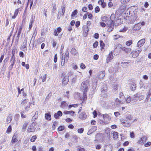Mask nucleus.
Listing matches in <instances>:
<instances>
[{
	"label": "nucleus",
	"instance_id": "48",
	"mask_svg": "<svg viewBox=\"0 0 151 151\" xmlns=\"http://www.w3.org/2000/svg\"><path fill=\"white\" fill-rule=\"evenodd\" d=\"M84 131V129L83 128H81L78 129V133L81 134L83 133Z\"/></svg>",
	"mask_w": 151,
	"mask_h": 151
},
{
	"label": "nucleus",
	"instance_id": "47",
	"mask_svg": "<svg viewBox=\"0 0 151 151\" xmlns=\"http://www.w3.org/2000/svg\"><path fill=\"white\" fill-rule=\"evenodd\" d=\"M127 28L126 27H124V28L122 29H120L119 31L120 32H125L127 30Z\"/></svg>",
	"mask_w": 151,
	"mask_h": 151
},
{
	"label": "nucleus",
	"instance_id": "53",
	"mask_svg": "<svg viewBox=\"0 0 151 151\" xmlns=\"http://www.w3.org/2000/svg\"><path fill=\"white\" fill-rule=\"evenodd\" d=\"M83 97H82V99L84 100L86 99V92H83Z\"/></svg>",
	"mask_w": 151,
	"mask_h": 151
},
{
	"label": "nucleus",
	"instance_id": "40",
	"mask_svg": "<svg viewBox=\"0 0 151 151\" xmlns=\"http://www.w3.org/2000/svg\"><path fill=\"white\" fill-rule=\"evenodd\" d=\"M17 50V48L16 47H13L12 49V56H15L14 55L15 54V53L16 52Z\"/></svg>",
	"mask_w": 151,
	"mask_h": 151
},
{
	"label": "nucleus",
	"instance_id": "22",
	"mask_svg": "<svg viewBox=\"0 0 151 151\" xmlns=\"http://www.w3.org/2000/svg\"><path fill=\"white\" fill-rule=\"evenodd\" d=\"M131 54L132 55V56L134 58L137 57L139 55V54L136 52L135 50H133L132 51Z\"/></svg>",
	"mask_w": 151,
	"mask_h": 151
},
{
	"label": "nucleus",
	"instance_id": "28",
	"mask_svg": "<svg viewBox=\"0 0 151 151\" xmlns=\"http://www.w3.org/2000/svg\"><path fill=\"white\" fill-rule=\"evenodd\" d=\"M122 22L121 20V19H117L115 22V26H118L119 24H121L122 23Z\"/></svg>",
	"mask_w": 151,
	"mask_h": 151
},
{
	"label": "nucleus",
	"instance_id": "5",
	"mask_svg": "<svg viewBox=\"0 0 151 151\" xmlns=\"http://www.w3.org/2000/svg\"><path fill=\"white\" fill-rule=\"evenodd\" d=\"M69 81V76L67 75L65 76L63 78L62 81V84L63 85H66L68 83Z\"/></svg>",
	"mask_w": 151,
	"mask_h": 151
},
{
	"label": "nucleus",
	"instance_id": "17",
	"mask_svg": "<svg viewBox=\"0 0 151 151\" xmlns=\"http://www.w3.org/2000/svg\"><path fill=\"white\" fill-rule=\"evenodd\" d=\"M98 4L101 5L103 8H104L106 6V4L104 2V0H100L98 2Z\"/></svg>",
	"mask_w": 151,
	"mask_h": 151
},
{
	"label": "nucleus",
	"instance_id": "58",
	"mask_svg": "<svg viewBox=\"0 0 151 151\" xmlns=\"http://www.w3.org/2000/svg\"><path fill=\"white\" fill-rule=\"evenodd\" d=\"M151 95V88L149 89L148 93L147 95V98H149Z\"/></svg>",
	"mask_w": 151,
	"mask_h": 151
},
{
	"label": "nucleus",
	"instance_id": "64",
	"mask_svg": "<svg viewBox=\"0 0 151 151\" xmlns=\"http://www.w3.org/2000/svg\"><path fill=\"white\" fill-rule=\"evenodd\" d=\"M80 68L81 69H83L86 68V66L84 64L81 63V64Z\"/></svg>",
	"mask_w": 151,
	"mask_h": 151
},
{
	"label": "nucleus",
	"instance_id": "60",
	"mask_svg": "<svg viewBox=\"0 0 151 151\" xmlns=\"http://www.w3.org/2000/svg\"><path fill=\"white\" fill-rule=\"evenodd\" d=\"M100 9L98 6H96L95 9V12L96 13H98L99 12Z\"/></svg>",
	"mask_w": 151,
	"mask_h": 151
},
{
	"label": "nucleus",
	"instance_id": "59",
	"mask_svg": "<svg viewBox=\"0 0 151 151\" xmlns=\"http://www.w3.org/2000/svg\"><path fill=\"white\" fill-rule=\"evenodd\" d=\"M100 24L101 26L102 27H104L106 26H107V24L106 23V24L104 23V22H100Z\"/></svg>",
	"mask_w": 151,
	"mask_h": 151
},
{
	"label": "nucleus",
	"instance_id": "13",
	"mask_svg": "<svg viewBox=\"0 0 151 151\" xmlns=\"http://www.w3.org/2000/svg\"><path fill=\"white\" fill-rule=\"evenodd\" d=\"M147 138L145 137H143L140 139L138 141V143L139 144H143L146 142Z\"/></svg>",
	"mask_w": 151,
	"mask_h": 151
},
{
	"label": "nucleus",
	"instance_id": "29",
	"mask_svg": "<svg viewBox=\"0 0 151 151\" xmlns=\"http://www.w3.org/2000/svg\"><path fill=\"white\" fill-rule=\"evenodd\" d=\"M65 4L63 5L61 7V8L62 10V13L61 14L62 15H63L65 13Z\"/></svg>",
	"mask_w": 151,
	"mask_h": 151
},
{
	"label": "nucleus",
	"instance_id": "16",
	"mask_svg": "<svg viewBox=\"0 0 151 151\" xmlns=\"http://www.w3.org/2000/svg\"><path fill=\"white\" fill-rule=\"evenodd\" d=\"M103 117L104 120H108L109 121H110L111 119V117L107 114H103Z\"/></svg>",
	"mask_w": 151,
	"mask_h": 151
},
{
	"label": "nucleus",
	"instance_id": "57",
	"mask_svg": "<svg viewBox=\"0 0 151 151\" xmlns=\"http://www.w3.org/2000/svg\"><path fill=\"white\" fill-rule=\"evenodd\" d=\"M77 104L70 105L68 106L69 108L68 109V110L70 109V108H71V107H77Z\"/></svg>",
	"mask_w": 151,
	"mask_h": 151
},
{
	"label": "nucleus",
	"instance_id": "42",
	"mask_svg": "<svg viewBox=\"0 0 151 151\" xmlns=\"http://www.w3.org/2000/svg\"><path fill=\"white\" fill-rule=\"evenodd\" d=\"M17 141V139L16 138V137L14 135L12 137V142L13 143H14Z\"/></svg>",
	"mask_w": 151,
	"mask_h": 151
},
{
	"label": "nucleus",
	"instance_id": "46",
	"mask_svg": "<svg viewBox=\"0 0 151 151\" xmlns=\"http://www.w3.org/2000/svg\"><path fill=\"white\" fill-rule=\"evenodd\" d=\"M36 138H37V137H36V136H35V135L33 136L31 138L30 141L32 142H34L35 141V139H36Z\"/></svg>",
	"mask_w": 151,
	"mask_h": 151
},
{
	"label": "nucleus",
	"instance_id": "10",
	"mask_svg": "<svg viewBox=\"0 0 151 151\" xmlns=\"http://www.w3.org/2000/svg\"><path fill=\"white\" fill-rule=\"evenodd\" d=\"M140 24H135L132 27V30L133 31L136 32L140 29L141 27H140Z\"/></svg>",
	"mask_w": 151,
	"mask_h": 151
},
{
	"label": "nucleus",
	"instance_id": "20",
	"mask_svg": "<svg viewBox=\"0 0 151 151\" xmlns=\"http://www.w3.org/2000/svg\"><path fill=\"white\" fill-rule=\"evenodd\" d=\"M68 105V103H66L65 101L61 102L60 107L63 108H65Z\"/></svg>",
	"mask_w": 151,
	"mask_h": 151
},
{
	"label": "nucleus",
	"instance_id": "12",
	"mask_svg": "<svg viewBox=\"0 0 151 151\" xmlns=\"http://www.w3.org/2000/svg\"><path fill=\"white\" fill-rule=\"evenodd\" d=\"M27 45V37L24 39V42L21 46V48L22 49H24L26 48Z\"/></svg>",
	"mask_w": 151,
	"mask_h": 151
},
{
	"label": "nucleus",
	"instance_id": "21",
	"mask_svg": "<svg viewBox=\"0 0 151 151\" xmlns=\"http://www.w3.org/2000/svg\"><path fill=\"white\" fill-rule=\"evenodd\" d=\"M138 16L136 15H134V16H132V17L131 18V19L130 21V23H133L134 21L137 19V18Z\"/></svg>",
	"mask_w": 151,
	"mask_h": 151
},
{
	"label": "nucleus",
	"instance_id": "62",
	"mask_svg": "<svg viewBox=\"0 0 151 151\" xmlns=\"http://www.w3.org/2000/svg\"><path fill=\"white\" fill-rule=\"evenodd\" d=\"M77 151H85V150L83 148L78 147L77 149Z\"/></svg>",
	"mask_w": 151,
	"mask_h": 151
},
{
	"label": "nucleus",
	"instance_id": "6",
	"mask_svg": "<svg viewBox=\"0 0 151 151\" xmlns=\"http://www.w3.org/2000/svg\"><path fill=\"white\" fill-rule=\"evenodd\" d=\"M114 56L113 55V52L111 51L109 54L106 59V61L107 63L110 62L113 59Z\"/></svg>",
	"mask_w": 151,
	"mask_h": 151
},
{
	"label": "nucleus",
	"instance_id": "19",
	"mask_svg": "<svg viewBox=\"0 0 151 151\" xmlns=\"http://www.w3.org/2000/svg\"><path fill=\"white\" fill-rule=\"evenodd\" d=\"M35 129V128L33 126H30L28 128L27 131L28 132H34Z\"/></svg>",
	"mask_w": 151,
	"mask_h": 151
},
{
	"label": "nucleus",
	"instance_id": "50",
	"mask_svg": "<svg viewBox=\"0 0 151 151\" xmlns=\"http://www.w3.org/2000/svg\"><path fill=\"white\" fill-rule=\"evenodd\" d=\"M100 47H101V49H102L103 48V47H104V43L103 42V41L101 40L100 41Z\"/></svg>",
	"mask_w": 151,
	"mask_h": 151
},
{
	"label": "nucleus",
	"instance_id": "36",
	"mask_svg": "<svg viewBox=\"0 0 151 151\" xmlns=\"http://www.w3.org/2000/svg\"><path fill=\"white\" fill-rule=\"evenodd\" d=\"M118 85V84H114L113 86V90L114 91H116L117 90Z\"/></svg>",
	"mask_w": 151,
	"mask_h": 151
},
{
	"label": "nucleus",
	"instance_id": "52",
	"mask_svg": "<svg viewBox=\"0 0 151 151\" xmlns=\"http://www.w3.org/2000/svg\"><path fill=\"white\" fill-rule=\"evenodd\" d=\"M129 63L128 62H122V65L123 67H126L127 66Z\"/></svg>",
	"mask_w": 151,
	"mask_h": 151
},
{
	"label": "nucleus",
	"instance_id": "55",
	"mask_svg": "<svg viewBox=\"0 0 151 151\" xmlns=\"http://www.w3.org/2000/svg\"><path fill=\"white\" fill-rule=\"evenodd\" d=\"M65 129L64 126H60L58 128V130L59 131H62Z\"/></svg>",
	"mask_w": 151,
	"mask_h": 151
},
{
	"label": "nucleus",
	"instance_id": "63",
	"mask_svg": "<svg viewBox=\"0 0 151 151\" xmlns=\"http://www.w3.org/2000/svg\"><path fill=\"white\" fill-rule=\"evenodd\" d=\"M77 78V76H75L72 79V82L74 83L76 81Z\"/></svg>",
	"mask_w": 151,
	"mask_h": 151
},
{
	"label": "nucleus",
	"instance_id": "44",
	"mask_svg": "<svg viewBox=\"0 0 151 151\" xmlns=\"http://www.w3.org/2000/svg\"><path fill=\"white\" fill-rule=\"evenodd\" d=\"M78 13L77 10L76 9L71 14V16L72 17H74Z\"/></svg>",
	"mask_w": 151,
	"mask_h": 151
},
{
	"label": "nucleus",
	"instance_id": "45",
	"mask_svg": "<svg viewBox=\"0 0 151 151\" xmlns=\"http://www.w3.org/2000/svg\"><path fill=\"white\" fill-rule=\"evenodd\" d=\"M132 44V40H129V41H127L126 43V45H127L128 46H130Z\"/></svg>",
	"mask_w": 151,
	"mask_h": 151
},
{
	"label": "nucleus",
	"instance_id": "54",
	"mask_svg": "<svg viewBox=\"0 0 151 151\" xmlns=\"http://www.w3.org/2000/svg\"><path fill=\"white\" fill-rule=\"evenodd\" d=\"M84 30L86 33H87L89 31V29L88 27L87 26H85L84 27Z\"/></svg>",
	"mask_w": 151,
	"mask_h": 151
},
{
	"label": "nucleus",
	"instance_id": "61",
	"mask_svg": "<svg viewBox=\"0 0 151 151\" xmlns=\"http://www.w3.org/2000/svg\"><path fill=\"white\" fill-rule=\"evenodd\" d=\"M131 98L130 96H129L128 97L126 100L127 102V103H129L131 101Z\"/></svg>",
	"mask_w": 151,
	"mask_h": 151
},
{
	"label": "nucleus",
	"instance_id": "23",
	"mask_svg": "<svg viewBox=\"0 0 151 151\" xmlns=\"http://www.w3.org/2000/svg\"><path fill=\"white\" fill-rule=\"evenodd\" d=\"M28 103H30L28 99H24L21 103V104L23 106H26L28 104Z\"/></svg>",
	"mask_w": 151,
	"mask_h": 151
},
{
	"label": "nucleus",
	"instance_id": "33",
	"mask_svg": "<svg viewBox=\"0 0 151 151\" xmlns=\"http://www.w3.org/2000/svg\"><path fill=\"white\" fill-rule=\"evenodd\" d=\"M22 28V26H20L19 27V28L18 30V32L17 34V37L18 38L19 37V36L20 34L21 33V32Z\"/></svg>",
	"mask_w": 151,
	"mask_h": 151
},
{
	"label": "nucleus",
	"instance_id": "24",
	"mask_svg": "<svg viewBox=\"0 0 151 151\" xmlns=\"http://www.w3.org/2000/svg\"><path fill=\"white\" fill-rule=\"evenodd\" d=\"M107 87L106 84H104L101 88V91L102 93H104L107 91Z\"/></svg>",
	"mask_w": 151,
	"mask_h": 151
},
{
	"label": "nucleus",
	"instance_id": "25",
	"mask_svg": "<svg viewBox=\"0 0 151 151\" xmlns=\"http://www.w3.org/2000/svg\"><path fill=\"white\" fill-rule=\"evenodd\" d=\"M45 117L48 120H50L51 119V116L50 113H46L45 114Z\"/></svg>",
	"mask_w": 151,
	"mask_h": 151
},
{
	"label": "nucleus",
	"instance_id": "31",
	"mask_svg": "<svg viewBox=\"0 0 151 151\" xmlns=\"http://www.w3.org/2000/svg\"><path fill=\"white\" fill-rule=\"evenodd\" d=\"M122 50L124 51L126 53H128L131 52V49L127 48L124 47L122 48Z\"/></svg>",
	"mask_w": 151,
	"mask_h": 151
},
{
	"label": "nucleus",
	"instance_id": "51",
	"mask_svg": "<svg viewBox=\"0 0 151 151\" xmlns=\"http://www.w3.org/2000/svg\"><path fill=\"white\" fill-rule=\"evenodd\" d=\"M20 116L19 114H17L15 116L14 118L16 121H17L18 120Z\"/></svg>",
	"mask_w": 151,
	"mask_h": 151
},
{
	"label": "nucleus",
	"instance_id": "38",
	"mask_svg": "<svg viewBox=\"0 0 151 151\" xmlns=\"http://www.w3.org/2000/svg\"><path fill=\"white\" fill-rule=\"evenodd\" d=\"M119 98V99L120 100V102L121 104H123L125 102L126 99L124 97H122Z\"/></svg>",
	"mask_w": 151,
	"mask_h": 151
},
{
	"label": "nucleus",
	"instance_id": "7",
	"mask_svg": "<svg viewBox=\"0 0 151 151\" xmlns=\"http://www.w3.org/2000/svg\"><path fill=\"white\" fill-rule=\"evenodd\" d=\"M122 124L124 126L127 127H129L131 125V123L128 120H123L122 121Z\"/></svg>",
	"mask_w": 151,
	"mask_h": 151
},
{
	"label": "nucleus",
	"instance_id": "39",
	"mask_svg": "<svg viewBox=\"0 0 151 151\" xmlns=\"http://www.w3.org/2000/svg\"><path fill=\"white\" fill-rule=\"evenodd\" d=\"M15 56H12L10 59V62L14 64L15 63Z\"/></svg>",
	"mask_w": 151,
	"mask_h": 151
},
{
	"label": "nucleus",
	"instance_id": "34",
	"mask_svg": "<svg viewBox=\"0 0 151 151\" xmlns=\"http://www.w3.org/2000/svg\"><path fill=\"white\" fill-rule=\"evenodd\" d=\"M113 138L114 139H116L118 138V133L115 132H114L112 133Z\"/></svg>",
	"mask_w": 151,
	"mask_h": 151
},
{
	"label": "nucleus",
	"instance_id": "14",
	"mask_svg": "<svg viewBox=\"0 0 151 151\" xmlns=\"http://www.w3.org/2000/svg\"><path fill=\"white\" fill-rule=\"evenodd\" d=\"M62 29L60 27H58L57 29L55 30L54 33V34L56 36H57L58 34L60 33Z\"/></svg>",
	"mask_w": 151,
	"mask_h": 151
},
{
	"label": "nucleus",
	"instance_id": "27",
	"mask_svg": "<svg viewBox=\"0 0 151 151\" xmlns=\"http://www.w3.org/2000/svg\"><path fill=\"white\" fill-rule=\"evenodd\" d=\"M31 104V103H28V104L27 105L24 106V109L26 111H28L29 109H30V106Z\"/></svg>",
	"mask_w": 151,
	"mask_h": 151
},
{
	"label": "nucleus",
	"instance_id": "3",
	"mask_svg": "<svg viewBox=\"0 0 151 151\" xmlns=\"http://www.w3.org/2000/svg\"><path fill=\"white\" fill-rule=\"evenodd\" d=\"M69 50L67 49L66 50L65 54L62 56L61 58V65H63L65 63L67 62L69 58Z\"/></svg>",
	"mask_w": 151,
	"mask_h": 151
},
{
	"label": "nucleus",
	"instance_id": "56",
	"mask_svg": "<svg viewBox=\"0 0 151 151\" xmlns=\"http://www.w3.org/2000/svg\"><path fill=\"white\" fill-rule=\"evenodd\" d=\"M98 42L96 41L93 44V46L94 48H96L98 46Z\"/></svg>",
	"mask_w": 151,
	"mask_h": 151
},
{
	"label": "nucleus",
	"instance_id": "1",
	"mask_svg": "<svg viewBox=\"0 0 151 151\" xmlns=\"http://www.w3.org/2000/svg\"><path fill=\"white\" fill-rule=\"evenodd\" d=\"M119 11L118 10L116 11L115 14H112L110 16V18L109 19V20L107 21V22L106 24H107V26L108 27V31L110 32H111L113 29L114 27V19L115 18L116 14H117Z\"/></svg>",
	"mask_w": 151,
	"mask_h": 151
},
{
	"label": "nucleus",
	"instance_id": "41",
	"mask_svg": "<svg viewBox=\"0 0 151 151\" xmlns=\"http://www.w3.org/2000/svg\"><path fill=\"white\" fill-rule=\"evenodd\" d=\"M109 20V19L105 16L104 17L102 18V20L104 22H105L106 23L107 22V21Z\"/></svg>",
	"mask_w": 151,
	"mask_h": 151
},
{
	"label": "nucleus",
	"instance_id": "18",
	"mask_svg": "<svg viewBox=\"0 0 151 151\" xmlns=\"http://www.w3.org/2000/svg\"><path fill=\"white\" fill-rule=\"evenodd\" d=\"M34 21L35 19H34L32 17L30 20V23L29 24V29L30 30L31 29L33 25V24L34 23Z\"/></svg>",
	"mask_w": 151,
	"mask_h": 151
},
{
	"label": "nucleus",
	"instance_id": "4",
	"mask_svg": "<svg viewBox=\"0 0 151 151\" xmlns=\"http://www.w3.org/2000/svg\"><path fill=\"white\" fill-rule=\"evenodd\" d=\"M114 102H113L112 101H110V104L113 106H115V105L117 106L121 103L120 102V100L118 98L115 99L114 100Z\"/></svg>",
	"mask_w": 151,
	"mask_h": 151
},
{
	"label": "nucleus",
	"instance_id": "15",
	"mask_svg": "<svg viewBox=\"0 0 151 151\" xmlns=\"http://www.w3.org/2000/svg\"><path fill=\"white\" fill-rule=\"evenodd\" d=\"M105 76V72L104 71H101L99 74V78L100 79H102Z\"/></svg>",
	"mask_w": 151,
	"mask_h": 151
},
{
	"label": "nucleus",
	"instance_id": "30",
	"mask_svg": "<svg viewBox=\"0 0 151 151\" xmlns=\"http://www.w3.org/2000/svg\"><path fill=\"white\" fill-rule=\"evenodd\" d=\"M28 124V123L27 122H25L24 123L22 129V132H24L25 131L26 129Z\"/></svg>",
	"mask_w": 151,
	"mask_h": 151
},
{
	"label": "nucleus",
	"instance_id": "43",
	"mask_svg": "<svg viewBox=\"0 0 151 151\" xmlns=\"http://www.w3.org/2000/svg\"><path fill=\"white\" fill-rule=\"evenodd\" d=\"M12 119V118L11 116H9L7 118L6 122L8 124L10 123Z\"/></svg>",
	"mask_w": 151,
	"mask_h": 151
},
{
	"label": "nucleus",
	"instance_id": "11",
	"mask_svg": "<svg viewBox=\"0 0 151 151\" xmlns=\"http://www.w3.org/2000/svg\"><path fill=\"white\" fill-rule=\"evenodd\" d=\"M79 116L81 119L84 120L87 118V116L85 112H82L79 114Z\"/></svg>",
	"mask_w": 151,
	"mask_h": 151
},
{
	"label": "nucleus",
	"instance_id": "26",
	"mask_svg": "<svg viewBox=\"0 0 151 151\" xmlns=\"http://www.w3.org/2000/svg\"><path fill=\"white\" fill-rule=\"evenodd\" d=\"M136 88V84L134 83H132L130 85V89L132 91H134Z\"/></svg>",
	"mask_w": 151,
	"mask_h": 151
},
{
	"label": "nucleus",
	"instance_id": "9",
	"mask_svg": "<svg viewBox=\"0 0 151 151\" xmlns=\"http://www.w3.org/2000/svg\"><path fill=\"white\" fill-rule=\"evenodd\" d=\"M37 33V31L35 29V30L34 31L32 37L30 41V43L29 44V45H32V46H33L34 43V40L35 39V37L34 38H33V37L34 36L35 37L36 36Z\"/></svg>",
	"mask_w": 151,
	"mask_h": 151
},
{
	"label": "nucleus",
	"instance_id": "2",
	"mask_svg": "<svg viewBox=\"0 0 151 151\" xmlns=\"http://www.w3.org/2000/svg\"><path fill=\"white\" fill-rule=\"evenodd\" d=\"M89 83V82L88 80H86L81 83V89L83 92H87L88 89Z\"/></svg>",
	"mask_w": 151,
	"mask_h": 151
},
{
	"label": "nucleus",
	"instance_id": "8",
	"mask_svg": "<svg viewBox=\"0 0 151 151\" xmlns=\"http://www.w3.org/2000/svg\"><path fill=\"white\" fill-rule=\"evenodd\" d=\"M145 42V39H142L139 40L137 44V47H140L143 45Z\"/></svg>",
	"mask_w": 151,
	"mask_h": 151
},
{
	"label": "nucleus",
	"instance_id": "37",
	"mask_svg": "<svg viewBox=\"0 0 151 151\" xmlns=\"http://www.w3.org/2000/svg\"><path fill=\"white\" fill-rule=\"evenodd\" d=\"M139 96V94L138 93L135 94L132 97V99L134 100V101H137L138 100V98Z\"/></svg>",
	"mask_w": 151,
	"mask_h": 151
},
{
	"label": "nucleus",
	"instance_id": "49",
	"mask_svg": "<svg viewBox=\"0 0 151 151\" xmlns=\"http://www.w3.org/2000/svg\"><path fill=\"white\" fill-rule=\"evenodd\" d=\"M126 119L127 120H130L132 119V116L130 115H128L126 116Z\"/></svg>",
	"mask_w": 151,
	"mask_h": 151
},
{
	"label": "nucleus",
	"instance_id": "32",
	"mask_svg": "<svg viewBox=\"0 0 151 151\" xmlns=\"http://www.w3.org/2000/svg\"><path fill=\"white\" fill-rule=\"evenodd\" d=\"M70 52L73 54L74 55H77L78 54L77 51L76 50V49L74 48H72L71 49Z\"/></svg>",
	"mask_w": 151,
	"mask_h": 151
},
{
	"label": "nucleus",
	"instance_id": "35",
	"mask_svg": "<svg viewBox=\"0 0 151 151\" xmlns=\"http://www.w3.org/2000/svg\"><path fill=\"white\" fill-rule=\"evenodd\" d=\"M74 113L75 112L74 111H64L63 112V113L65 114H72V116L73 115V114H74Z\"/></svg>",
	"mask_w": 151,
	"mask_h": 151
}]
</instances>
